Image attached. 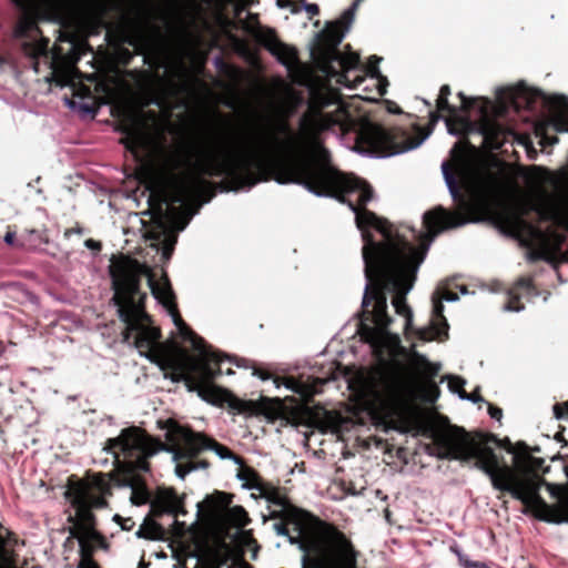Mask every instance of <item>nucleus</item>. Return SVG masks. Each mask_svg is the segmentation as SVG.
Returning a JSON list of instances; mask_svg holds the SVG:
<instances>
[{
	"label": "nucleus",
	"instance_id": "3c124183",
	"mask_svg": "<svg viewBox=\"0 0 568 568\" xmlns=\"http://www.w3.org/2000/svg\"><path fill=\"white\" fill-rule=\"evenodd\" d=\"M550 507L557 509L558 520H556V524L568 521V504L565 507H559L556 505H549Z\"/></svg>",
	"mask_w": 568,
	"mask_h": 568
},
{
	"label": "nucleus",
	"instance_id": "c9c22d12",
	"mask_svg": "<svg viewBox=\"0 0 568 568\" xmlns=\"http://www.w3.org/2000/svg\"><path fill=\"white\" fill-rule=\"evenodd\" d=\"M457 110L458 108L452 105L447 98L438 97L436 100V110L429 112V124L435 125L440 119H443V112H447L448 115H452Z\"/></svg>",
	"mask_w": 568,
	"mask_h": 568
},
{
	"label": "nucleus",
	"instance_id": "79ce46f5",
	"mask_svg": "<svg viewBox=\"0 0 568 568\" xmlns=\"http://www.w3.org/2000/svg\"><path fill=\"white\" fill-rule=\"evenodd\" d=\"M466 382L460 376H450L448 379V387L453 393H457L460 398L466 396V390L464 388Z\"/></svg>",
	"mask_w": 568,
	"mask_h": 568
},
{
	"label": "nucleus",
	"instance_id": "37998d69",
	"mask_svg": "<svg viewBox=\"0 0 568 568\" xmlns=\"http://www.w3.org/2000/svg\"><path fill=\"white\" fill-rule=\"evenodd\" d=\"M457 97L460 99L459 112L468 115V113L475 108L478 98H469L464 92H458Z\"/></svg>",
	"mask_w": 568,
	"mask_h": 568
},
{
	"label": "nucleus",
	"instance_id": "bf43d9fd",
	"mask_svg": "<svg viewBox=\"0 0 568 568\" xmlns=\"http://www.w3.org/2000/svg\"><path fill=\"white\" fill-rule=\"evenodd\" d=\"M230 406L234 409H237L239 412H244V407L246 406V403L239 398H233L232 402H230Z\"/></svg>",
	"mask_w": 568,
	"mask_h": 568
},
{
	"label": "nucleus",
	"instance_id": "e433bc0d",
	"mask_svg": "<svg viewBox=\"0 0 568 568\" xmlns=\"http://www.w3.org/2000/svg\"><path fill=\"white\" fill-rule=\"evenodd\" d=\"M415 336L423 342H430L436 338L443 341V337H445L444 328L434 322L429 327L417 328Z\"/></svg>",
	"mask_w": 568,
	"mask_h": 568
},
{
	"label": "nucleus",
	"instance_id": "de8ad7c7",
	"mask_svg": "<svg viewBox=\"0 0 568 568\" xmlns=\"http://www.w3.org/2000/svg\"><path fill=\"white\" fill-rule=\"evenodd\" d=\"M113 519L121 526L122 530L130 531L135 526V523L132 518H123L120 515H115Z\"/></svg>",
	"mask_w": 568,
	"mask_h": 568
},
{
	"label": "nucleus",
	"instance_id": "f704fd0d",
	"mask_svg": "<svg viewBox=\"0 0 568 568\" xmlns=\"http://www.w3.org/2000/svg\"><path fill=\"white\" fill-rule=\"evenodd\" d=\"M524 241V243L529 247V251L527 253V260L531 263L538 262V261H552V255L550 251L548 250L547 245H545L542 242H535L530 241L527 237H519Z\"/></svg>",
	"mask_w": 568,
	"mask_h": 568
},
{
	"label": "nucleus",
	"instance_id": "49530a36",
	"mask_svg": "<svg viewBox=\"0 0 568 568\" xmlns=\"http://www.w3.org/2000/svg\"><path fill=\"white\" fill-rule=\"evenodd\" d=\"M554 415L557 419L568 418V400L555 404Z\"/></svg>",
	"mask_w": 568,
	"mask_h": 568
},
{
	"label": "nucleus",
	"instance_id": "a18cd8bd",
	"mask_svg": "<svg viewBox=\"0 0 568 568\" xmlns=\"http://www.w3.org/2000/svg\"><path fill=\"white\" fill-rule=\"evenodd\" d=\"M123 144L125 145L126 150L130 152L136 154L139 149L141 148V138L138 133H132L128 138H125L123 141Z\"/></svg>",
	"mask_w": 568,
	"mask_h": 568
},
{
	"label": "nucleus",
	"instance_id": "864d4df0",
	"mask_svg": "<svg viewBox=\"0 0 568 568\" xmlns=\"http://www.w3.org/2000/svg\"><path fill=\"white\" fill-rule=\"evenodd\" d=\"M557 227L564 229L568 232V205L566 206L565 212L561 213Z\"/></svg>",
	"mask_w": 568,
	"mask_h": 568
},
{
	"label": "nucleus",
	"instance_id": "7c9ffc66",
	"mask_svg": "<svg viewBox=\"0 0 568 568\" xmlns=\"http://www.w3.org/2000/svg\"><path fill=\"white\" fill-rule=\"evenodd\" d=\"M49 243L47 229H26L20 235L19 245L21 248L36 250L42 244Z\"/></svg>",
	"mask_w": 568,
	"mask_h": 568
},
{
	"label": "nucleus",
	"instance_id": "c03bdc74",
	"mask_svg": "<svg viewBox=\"0 0 568 568\" xmlns=\"http://www.w3.org/2000/svg\"><path fill=\"white\" fill-rule=\"evenodd\" d=\"M513 288H516L517 292H519L520 290H524L527 293H532V292L536 291V287H535V284H534V278L531 276L519 277L516 281V283H515Z\"/></svg>",
	"mask_w": 568,
	"mask_h": 568
},
{
	"label": "nucleus",
	"instance_id": "0e129e2a",
	"mask_svg": "<svg viewBox=\"0 0 568 568\" xmlns=\"http://www.w3.org/2000/svg\"><path fill=\"white\" fill-rule=\"evenodd\" d=\"M305 10L311 14V16H317L320 13V8L316 3H306L305 4Z\"/></svg>",
	"mask_w": 568,
	"mask_h": 568
},
{
	"label": "nucleus",
	"instance_id": "f257e3e1",
	"mask_svg": "<svg viewBox=\"0 0 568 568\" xmlns=\"http://www.w3.org/2000/svg\"><path fill=\"white\" fill-rule=\"evenodd\" d=\"M328 128L321 111L305 112L300 119V132L287 120L274 124V133L258 135L250 143H226L219 140L215 148L202 153L194 173L181 174L183 161L176 153L166 154L152 180V192L163 203H182L185 197L210 185L205 176H224L230 190L251 189L274 180L280 184H298L318 196L334 197L346 203L357 215L367 210L374 191L364 180L346 174L332 164L331 153L320 135Z\"/></svg>",
	"mask_w": 568,
	"mask_h": 568
},
{
	"label": "nucleus",
	"instance_id": "052dcab7",
	"mask_svg": "<svg viewBox=\"0 0 568 568\" xmlns=\"http://www.w3.org/2000/svg\"><path fill=\"white\" fill-rule=\"evenodd\" d=\"M358 2H359V0H355L353 6L343 13V19H345V20L353 19L354 10L356 9Z\"/></svg>",
	"mask_w": 568,
	"mask_h": 568
},
{
	"label": "nucleus",
	"instance_id": "473e14b6",
	"mask_svg": "<svg viewBox=\"0 0 568 568\" xmlns=\"http://www.w3.org/2000/svg\"><path fill=\"white\" fill-rule=\"evenodd\" d=\"M151 514L145 517L143 524L140 526L136 531V536L139 538L156 540L162 539L164 536V528L154 519Z\"/></svg>",
	"mask_w": 568,
	"mask_h": 568
},
{
	"label": "nucleus",
	"instance_id": "ea45409f",
	"mask_svg": "<svg viewBox=\"0 0 568 568\" xmlns=\"http://www.w3.org/2000/svg\"><path fill=\"white\" fill-rule=\"evenodd\" d=\"M122 41L131 47H133L139 53H141V48L145 41L144 36L141 31H136L134 33H125L122 38Z\"/></svg>",
	"mask_w": 568,
	"mask_h": 568
},
{
	"label": "nucleus",
	"instance_id": "393cba45",
	"mask_svg": "<svg viewBox=\"0 0 568 568\" xmlns=\"http://www.w3.org/2000/svg\"><path fill=\"white\" fill-rule=\"evenodd\" d=\"M126 473V479H112L111 481L119 487H130L132 489L131 501L133 505L140 506L148 504L151 494L143 476H134L132 471Z\"/></svg>",
	"mask_w": 568,
	"mask_h": 568
},
{
	"label": "nucleus",
	"instance_id": "a878e982",
	"mask_svg": "<svg viewBox=\"0 0 568 568\" xmlns=\"http://www.w3.org/2000/svg\"><path fill=\"white\" fill-rule=\"evenodd\" d=\"M413 359L415 369L419 374L422 385L429 390L439 392L435 377L440 371V365L429 362L424 355L417 352L413 353Z\"/></svg>",
	"mask_w": 568,
	"mask_h": 568
},
{
	"label": "nucleus",
	"instance_id": "aec40b11",
	"mask_svg": "<svg viewBox=\"0 0 568 568\" xmlns=\"http://www.w3.org/2000/svg\"><path fill=\"white\" fill-rule=\"evenodd\" d=\"M518 454L515 457V464L517 467L516 473L520 477H530L536 480L537 484V496L539 498H542L539 494L542 479L540 477V473H544L548 469V467H545V459L540 457H534L530 455V447L525 442H518L517 443Z\"/></svg>",
	"mask_w": 568,
	"mask_h": 568
},
{
	"label": "nucleus",
	"instance_id": "f8f14e48",
	"mask_svg": "<svg viewBox=\"0 0 568 568\" xmlns=\"http://www.w3.org/2000/svg\"><path fill=\"white\" fill-rule=\"evenodd\" d=\"M173 434H176L178 442H180V448L175 452V474L181 479H184L191 471L210 467L209 460L197 459L199 455L205 450L215 452L222 459H232L236 464L243 463V458L229 447L189 426L173 423Z\"/></svg>",
	"mask_w": 568,
	"mask_h": 568
},
{
	"label": "nucleus",
	"instance_id": "338daca9",
	"mask_svg": "<svg viewBox=\"0 0 568 568\" xmlns=\"http://www.w3.org/2000/svg\"><path fill=\"white\" fill-rule=\"evenodd\" d=\"M12 59L9 54H0V67L1 65H11Z\"/></svg>",
	"mask_w": 568,
	"mask_h": 568
},
{
	"label": "nucleus",
	"instance_id": "5701e85b",
	"mask_svg": "<svg viewBox=\"0 0 568 568\" xmlns=\"http://www.w3.org/2000/svg\"><path fill=\"white\" fill-rule=\"evenodd\" d=\"M162 357L159 365L164 371V376L174 383L183 382L187 390L193 392L195 387H192L194 377L190 369V357L187 356L184 361L176 359L168 354Z\"/></svg>",
	"mask_w": 568,
	"mask_h": 568
},
{
	"label": "nucleus",
	"instance_id": "2eb2a0df",
	"mask_svg": "<svg viewBox=\"0 0 568 568\" xmlns=\"http://www.w3.org/2000/svg\"><path fill=\"white\" fill-rule=\"evenodd\" d=\"M148 277V283L151 288L153 296L169 310L174 325L176 326L180 336L183 341L190 342L193 349L196 352H202L205 347V341L201 336H199L182 318L178 305L175 303V295L172 290L171 283L166 273H163L162 280L163 283L160 284L155 280L154 272L149 267V272H142V276Z\"/></svg>",
	"mask_w": 568,
	"mask_h": 568
},
{
	"label": "nucleus",
	"instance_id": "7ed1b4c3",
	"mask_svg": "<svg viewBox=\"0 0 568 568\" xmlns=\"http://www.w3.org/2000/svg\"><path fill=\"white\" fill-rule=\"evenodd\" d=\"M443 174L458 211L449 212L443 206L427 211L424 227L454 229L474 221L477 213H486L507 234L540 236L541 227L527 220L536 202L519 201L518 175L509 163L493 158L478 166L467 183L456 178L449 163L443 164Z\"/></svg>",
	"mask_w": 568,
	"mask_h": 568
},
{
	"label": "nucleus",
	"instance_id": "0eeeda50",
	"mask_svg": "<svg viewBox=\"0 0 568 568\" xmlns=\"http://www.w3.org/2000/svg\"><path fill=\"white\" fill-rule=\"evenodd\" d=\"M142 272H149V266L138 260L122 256L110 266L113 296L111 298L116 306L118 316L125 324L122 333L123 341L129 342L135 333L134 346L141 352H150L153 355H165L163 345L160 344L161 329L152 325V317L145 307L146 293L141 291Z\"/></svg>",
	"mask_w": 568,
	"mask_h": 568
},
{
	"label": "nucleus",
	"instance_id": "58836bf2",
	"mask_svg": "<svg viewBox=\"0 0 568 568\" xmlns=\"http://www.w3.org/2000/svg\"><path fill=\"white\" fill-rule=\"evenodd\" d=\"M433 316L435 320L440 321V326L444 328L445 338H447L449 325L446 317L444 316V304L440 298L433 300Z\"/></svg>",
	"mask_w": 568,
	"mask_h": 568
},
{
	"label": "nucleus",
	"instance_id": "4be33fe9",
	"mask_svg": "<svg viewBox=\"0 0 568 568\" xmlns=\"http://www.w3.org/2000/svg\"><path fill=\"white\" fill-rule=\"evenodd\" d=\"M483 116L478 121L477 132L484 138L485 145L491 150H499L507 142L511 131L487 114L486 106L481 108Z\"/></svg>",
	"mask_w": 568,
	"mask_h": 568
},
{
	"label": "nucleus",
	"instance_id": "bb28decb",
	"mask_svg": "<svg viewBox=\"0 0 568 568\" xmlns=\"http://www.w3.org/2000/svg\"><path fill=\"white\" fill-rule=\"evenodd\" d=\"M447 131L453 135H462L467 138L469 134L477 132L478 122L473 121L469 115L460 114L459 110L452 115L444 118Z\"/></svg>",
	"mask_w": 568,
	"mask_h": 568
},
{
	"label": "nucleus",
	"instance_id": "5fc2aeb1",
	"mask_svg": "<svg viewBox=\"0 0 568 568\" xmlns=\"http://www.w3.org/2000/svg\"><path fill=\"white\" fill-rule=\"evenodd\" d=\"M82 233H83V229H82V226H80V224H79V223H77V225H75V226L70 227V229H67V230L64 231V234H63V235H64V237H65L67 240H69L73 234H82Z\"/></svg>",
	"mask_w": 568,
	"mask_h": 568
},
{
	"label": "nucleus",
	"instance_id": "ddd939ff",
	"mask_svg": "<svg viewBox=\"0 0 568 568\" xmlns=\"http://www.w3.org/2000/svg\"><path fill=\"white\" fill-rule=\"evenodd\" d=\"M417 133L412 136L408 131L392 126L386 128L374 122H365L356 136L359 152L376 156H390L417 148L427 138L423 128L415 126Z\"/></svg>",
	"mask_w": 568,
	"mask_h": 568
},
{
	"label": "nucleus",
	"instance_id": "6ab92c4d",
	"mask_svg": "<svg viewBox=\"0 0 568 568\" xmlns=\"http://www.w3.org/2000/svg\"><path fill=\"white\" fill-rule=\"evenodd\" d=\"M345 49L347 52L343 53L338 50L337 59H334L333 69L336 74L326 77L335 79L338 84L356 89L365 81V75H356L354 79H351L348 73L361 67V58L358 53L352 51L351 44H346Z\"/></svg>",
	"mask_w": 568,
	"mask_h": 568
},
{
	"label": "nucleus",
	"instance_id": "4d7b16f0",
	"mask_svg": "<svg viewBox=\"0 0 568 568\" xmlns=\"http://www.w3.org/2000/svg\"><path fill=\"white\" fill-rule=\"evenodd\" d=\"M463 399H469V400H471V402H474V403L483 402V400H484V398H483V397L480 396V394H479V389H478V388H477V389H475V390H474L473 393H470V394H468V393L466 392V396H465V397H463Z\"/></svg>",
	"mask_w": 568,
	"mask_h": 568
},
{
	"label": "nucleus",
	"instance_id": "c85d7f7f",
	"mask_svg": "<svg viewBox=\"0 0 568 568\" xmlns=\"http://www.w3.org/2000/svg\"><path fill=\"white\" fill-rule=\"evenodd\" d=\"M192 387H195L193 392H196L202 399L214 405L222 404L231 397V394L226 389L221 388L214 383L202 384L194 381Z\"/></svg>",
	"mask_w": 568,
	"mask_h": 568
},
{
	"label": "nucleus",
	"instance_id": "f03ea898",
	"mask_svg": "<svg viewBox=\"0 0 568 568\" xmlns=\"http://www.w3.org/2000/svg\"><path fill=\"white\" fill-rule=\"evenodd\" d=\"M374 386L376 414L386 427L402 433L422 430L432 438L438 458L464 462L474 459L475 466L489 476L493 487L520 500L525 513H530L542 521L559 519L557 509L537 496L536 480L527 476L520 477L489 446L494 443L516 457L517 444L514 446L508 437L499 439L491 433H469L464 427L449 424L447 419V425H424L412 404L416 393L415 382L399 363L378 367L374 375Z\"/></svg>",
	"mask_w": 568,
	"mask_h": 568
},
{
	"label": "nucleus",
	"instance_id": "423d86ee",
	"mask_svg": "<svg viewBox=\"0 0 568 568\" xmlns=\"http://www.w3.org/2000/svg\"><path fill=\"white\" fill-rule=\"evenodd\" d=\"M355 221L361 231L372 227L384 237L379 241L385 273L382 283L387 292L393 293L392 304L395 312L405 317V326L408 329L412 325L413 312L407 304L406 295L415 284L418 268L426 257L430 242L443 230L439 226L432 230L425 227L427 232L419 234V245L416 247L404 235L394 233L388 220L369 210H359Z\"/></svg>",
	"mask_w": 568,
	"mask_h": 568
},
{
	"label": "nucleus",
	"instance_id": "dca6fc26",
	"mask_svg": "<svg viewBox=\"0 0 568 568\" xmlns=\"http://www.w3.org/2000/svg\"><path fill=\"white\" fill-rule=\"evenodd\" d=\"M344 38V31L339 22L329 23L320 34L317 42L311 51V57L316 68L325 75H334V59H337L339 44Z\"/></svg>",
	"mask_w": 568,
	"mask_h": 568
},
{
	"label": "nucleus",
	"instance_id": "4468645a",
	"mask_svg": "<svg viewBox=\"0 0 568 568\" xmlns=\"http://www.w3.org/2000/svg\"><path fill=\"white\" fill-rule=\"evenodd\" d=\"M273 382L277 388L283 385L304 399L305 404L291 413L295 424L312 427L318 423L320 414L308 404L313 400L314 395L321 392L324 384L322 378L308 376L306 379H303V377L294 376H275Z\"/></svg>",
	"mask_w": 568,
	"mask_h": 568
},
{
	"label": "nucleus",
	"instance_id": "72a5a7b5",
	"mask_svg": "<svg viewBox=\"0 0 568 568\" xmlns=\"http://www.w3.org/2000/svg\"><path fill=\"white\" fill-rule=\"evenodd\" d=\"M239 465L237 477L244 481V487L260 491L265 483L262 476L253 467L245 465L244 462Z\"/></svg>",
	"mask_w": 568,
	"mask_h": 568
},
{
	"label": "nucleus",
	"instance_id": "412c9836",
	"mask_svg": "<svg viewBox=\"0 0 568 568\" xmlns=\"http://www.w3.org/2000/svg\"><path fill=\"white\" fill-rule=\"evenodd\" d=\"M205 345L204 349L200 353V357H190V369L196 383H214V379L222 374L220 367L221 357L211 353Z\"/></svg>",
	"mask_w": 568,
	"mask_h": 568
},
{
	"label": "nucleus",
	"instance_id": "680f3d73",
	"mask_svg": "<svg viewBox=\"0 0 568 568\" xmlns=\"http://www.w3.org/2000/svg\"><path fill=\"white\" fill-rule=\"evenodd\" d=\"M442 298L448 302H453L458 298V295L453 291L446 290L443 292Z\"/></svg>",
	"mask_w": 568,
	"mask_h": 568
},
{
	"label": "nucleus",
	"instance_id": "69168bd1",
	"mask_svg": "<svg viewBox=\"0 0 568 568\" xmlns=\"http://www.w3.org/2000/svg\"><path fill=\"white\" fill-rule=\"evenodd\" d=\"M450 93H452L450 87L448 84H444V85L440 87L438 97L447 98L448 99Z\"/></svg>",
	"mask_w": 568,
	"mask_h": 568
},
{
	"label": "nucleus",
	"instance_id": "cd10ccee",
	"mask_svg": "<svg viewBox=\"0 0 568 568\" xmlns=\"http://www.w3.org/2000/svg\"><path fill=\"white\" fill-rule=\"evenodd\" d=\"M557 229L558 227L555 225H550L546 230L541 229L540 236L531 235L529 240L535 242H542L545 245H547L551 255L561 253L567 236L559 232Z\"/></svg>",
	"mask_w": 568,
	"mask_h": 568
},
{
	"label": "nucleus",
	"instance_id": "a19ab883",
	"mask_svg": "<svg viewBox=\"0 0 568 568\" xmlns=\"http://www.w3.org/2000/svg\"><path fill=\"white\" fill-rule=\"evenodd\" d=\"M524 304L521 303L520 294L516 288H510L508 291V301L506 304V308L508 311L519 312L524 310Z\"/></svg>",
	"mask_w": 568,
	"mask_h": 568
},
{
	"label": "nucleus",
	"instance_id": "f3484780",
	"mask_svg": "<svg viewBox=\"0 0 568 568\" xmlns=\"http://www.w3.org/2000/svg\"><path fill=\"white\" fill-rule=\"evenodd\" d=\"M545 105L550 112L548 120L536 126V133L540 136L544 146H552L559 142L558 136H549L547 131L552 129L556 132H568V98L565 95H552L545 98Z\"/></svg>",
	"mask_w": 568,
	"mask_h": 568
},
{
	"label": "nucleus",
	"instance_id": "09e8293b",
	"mask_svg": "<svg viewBox=\"0 0 568 568\" xmlns=\"http://www.w3.org/2000/svg\"><path fill=\"white\" fill-rule=\"evenodd\" d=\"M4 242L12 247H21L19 245L20 237L17 239L16 231H12L10 227H8V231L4 235Z\"/></svg>",
	"mask_w": 568,
	"mask_h": 568
},
{
	"label": "nucleus",
	"instance_id": "603ef678",
	"mask_svg": "<svg viewBox=\"0 0 568 568\" xmlns=\"http://www.w3.org/2000/svg\"><path fill=\"white\" fill-rule=\"evenodd\" d=\"M488 414L491 418L500 420L503 417V409L488 403Z\"/></svg>",
	"mask_w": 568,
	"mask_h": 568
},
{
	"label": "nucleus",
	"instance_id": "e2e57ef3",
	"mask_svg": "<svg viewBox=\"0 0 568 568\" xmlns=\"http://www.w3.org/2000/svg\"><path fill=\"white\" fill-rule=\"evenodd\" d=\"M525 93L527 94V102L530 103L532 102L536 98H539L542 95V93L538 90H535V91H528L527 89H525Z\"/></svg>",
	"mask_w": 568,
	"mask_h": 568
},
{
	"label": "nucleus",
	"instance_id": "13d9d810",
	"mask_svg": "<svg viewBox=\"0 0 568 568\" xmlns=\"http://www.w3.org/2000/svg\"><path fill=\"white\" fill-rule=\"evenodd\" d=\"M85 246L90 250L100 251L102 248V244L99 241H95L93 239H88L84 242Z\"/></svg>",
	"mask_w": 568,
	"mask_h": 568
},
{
	"label": "nucleus",
	"instance_id": "6e6d98bb",
	"mask_svg": "<svg viewBox=\"0 0 568 568\" xmlns=\"http://www.w3.org/2000/svg\"><path fill=\"white\" fill-rule=\"evenodd\" d=\"M458 556L460 565H463L465 568H487L485 564L470 562L468 560H464L459 554Z\"/></svg>",
	"mask_w": 568,
	"mask_h": 568
},
{
	"label": "nucleus",
	"instance_id": "c756f323",
	"mask_svg": "<svg viewBox=\"0 0 568 568\" xmlns=\"http://www.w3.org/2000/svg\"><path fill=\"white\" fill-rule=\"evenodd\" d=\"M530 207L538 215V222H550L555 226H557L562 213L558 204L550 200L537 202Z\"/></svg>",
	"mask_w": 568,
	"mask_h": 568
},
{
	"label": "nucleus",
	"instance_id": "9b49d317",
	"mask_svg": "<svg viewBox=\"0 0 568 568\" xmlns=\"http://www.w3.org/2000/svg\"><path fill=\"white\" fill-rule=\"evenodd\" d=\"M362 235L364 271L367 280L362 302V317L364 321L374 323L379 329H387L392 317L387 314V290L382 283L385 273L379 242L374 240L368 229L362 231Z\"/></svg>",
	"mask_w": 568,
	"mask_h": 568
},
{
	"label": "nucleus",
	"instance_id": "4c0bfd02",
	"mask_svg": "<svg viewBox=\"0 0 568 568\" xmlns=\"http://www.w3.org/2000/svg\"><path fill=\"white\" fill-rule=\"evenodd\" d=\"M382 58L377 55H371L368 58L367 63L363 67L364 74L363 75H369L371 78H376L378 80H383L387 83V79L381 74V71L378 69V63L381 62Z\"/></svg>",
	"mask_w": 568,
	"mask_h": 568
},
{
	"label": "nucleus",
	"instance_id": "8fccbe9b",
	"mask_svg": "<svg viewBox=\"0 0 568 568\" xmlns=\"http://www.w3.org/2000/svg\"><path fill=\"white\" fill-rule=\"evenodd\" d=\"M253 375L257 376L262 381H267L271 378L273 379L275 377L268 369L263 368V367H257V366L253 367Z\"/></svg>",
	"mask_w": 568,
	"mask_h": 568
},
{
	"label": "nucleus",
	"instance_id": "9d476101",
	"mask_svg": "<svg viewBox=\"0 0 568 568\" xmlns=\"http://www.w3.org/2000/svg\"><path fill=\"white\" fill-rule=\"evenodd\" d=\"M168 423L170 425L166 434L168 445L136 426L124 428L118 437L106 440L105 449L113 454L116 459L120 454L130 459L119 465L116 473L108 474L110 481L112 479H126V471H132L134 476H141L139 471H150L149 458L160 450L172 453L175 462V452L180 448V442H178L176 434H173V423L175 422L169 419Z\"/></svg>",
	"mask_w": 568,
	"mask_h": 568
},
{
	"label": "nucleus",
	"instance_id": "6e6552de",
	"mask_svg": "<svg viewBox=\"0 0 568 568\" xmlns=\"http://www.w3.org/2000/svg\"><path fill=\"white\" fill-rule=\"evenodd\" d=\"M112 495V486L109 475L105 473L88 471L80 479L75 475L68 478L65 498L75 509V515H69L71 524L69 532L78 539L81 560L77 568H100L92 556L95 549L109 548L106 538L95 528V516L92 509H101L108 506L106 497Z\"/></svg>",
	"mask_w": 568,
	"mask_h": 568
},
{
	"label": "nucleus",
	"instance_id": "39448f33",
	"mask_svg": "<svg viewBox=\"0 0 568 568\" xmlns=\"http://www.w3.org/2000/svg\"><path fill=\"white\" fill-rule=\"evenodd\" d=\"M232 499V494L215 490L202 501L201 511L215 524L219 534L196 544L194 568H254L244 556L250 550L255 560L260 546L253 531L243 529L251 521L247 511L242 506L231 507Z\"/></svg>",
	"mask_w": 568,
	"mask_h": 568
},
{
	"label": "nucleus",
	"instance_id": "a211bd4d",
	"mask_svg": "<svg viewBox=\"0 0 568 568\" xmlns=\"http://www.w3.org/2000/svg\"><path fill=\"white\" fill-rule=\"evenodd\" d=\"M254 38L258 44L275 57L288 71L301 67L297 49L281 41L275 29L261 28L255 32Z\"/></svg>",
	"mask_w": 568,
	"mask_h": 568
},
{
	"label": "nucleus",
	"instance_id": "2f4dec72",
	"mask_svg": "<svg viewBox=\"0 0 568 568\" xmlns=\"http://www.w3.org/2000/svg\"><path fill=\"white\" fill-rule=\"evenodd\" d=\"M476 148L467 140L457 142L450 154L459 174H465L468 164V152H475Z\"/></svg>",
	"mask_w": 568,
	"mask_h": 568
},
{
	"label": "nucleus",
	"instance_id": "1a4fd4ad",
	"mask_svg": "<svg viewBox=\"0 0 568 568\" xmlns=\"http://www.w3.org/2000/svg\"><path fill=\"white\" fill-rule=\"evenodd\" d=\"M41 34L37 21L30 16H22L13 30L16 39H26L22 42V52L33 59V68L38 72V58L44 57L49 59L50 68L53 74L60 79L62 83H68L72 72L81 57L85 53L89 44L85 40H78L73 36L61 34L58 39L60 43H55L49 50V39L36 40Z\"/></svg>",
	"mask_w": 568,
	"mask_h": 568
},
{
	"label": "nucleus",
	"instance_id": "20e7f679",
	"mask_svg": "<svg viewBox=\"0 0 568 568\" xmlns=\"http://www.w3.org/2000/svg\"><path fill=\"white\" fill-rule=\"evenodd\" d=\"M260 494L270 504L281 507L272 511L273 525L280 536H286L302 551V568H359L362 552L351 537L335 524L293 505L281 488L265 481Z\"/></svg>",
	"mask_w": 568,
	"mask_h": 568
},
{
	"label": "nucleus",
	"instance_id": "774afa93",
	"mask_svg": "<svg viewBox=\"0 0 568 568\" xmlns=\"http://www.w3.org/2000/svg\"><path fill=\"white\" fill-rule=\"evenodd\" d=\"M527 155L531 160H535L537 158V151L534 149V146L530 142L527 145Z\"/></svg>",
	"mask_w": 568,
	"mask_h": 568
},
{
	"label": "nucleus",
	"instance_id": "b1692460",
	"mask_svg": "<svg viewBox=\"0 0 568 568\" xmlns=\"http://www.w3.org/2000/svg\"><path fill=\"white\" fill-rule=\"evenodd\" d=\"M151 515L161 517L164 514L176 516L184 514L183 500L178 496L174 488L159 489L154 499L151 501Z\"/></svg>",
	"mask_w": 568,
	"mask_h": 568
}]
</instances>
